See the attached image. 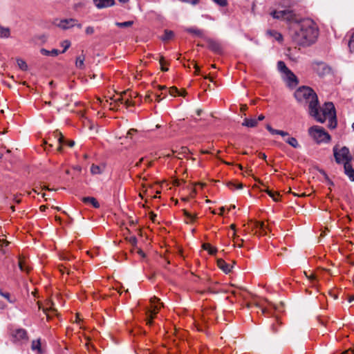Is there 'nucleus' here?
<instances>
[{"label": "nucleus", "instance_id": "1", "mask_svg": "<svg viewBox=\"0 0 354 354\" xmlns=\"http://www.w3.org/2000/svg\"><path fill=\"white\" fill-rule=\"evenodd\" d=\"M318 97L311 88V116L320 122L324 123L328 120V128L333 129L337 127L336 111L332 102H326L322 107H318Z\"/></svg>", "mask_w": 354, "mask_h": 354}, {"label": "nucleus", "instance_id": "2", "mask_svg": "<svg viewBox=\"0 0 354 354\" xmlns=\"http://www.w3.org/2000/svg\"><path fill=\"white\" fill-rule=\"evenodd\" d=\"M310 24L308 20H303L299 23L294 24V29L295 30V40L301 45L307 44L309 41Z\"/></svg>", "mask_w": 354, "mask_h": 354}, {"label": "nucleus", "instance_id": "3", "mask_svg": "<svg viewBox=\"0 0 354 354\" xmlns=\"http://www.w3.org/2000/svg\"><path fill=\"white\" fill-rule=\"evenodd\" d=\"M294 96L297 102L310 111V88L306 86L299 87Z\"/></svg>", "mask_w": 354, "mask_h": 354}, {"label": "nucleus", "instance_id": "4", "mask_svg": "<svg viewBox=\"0 0 354 354\" xmlns=\"http://www.w3.org/2000/svg\"><path fill=\"white\" fill-rule=\"evenodd\" d=\"M311 137L317 144L328 143L330 141V136L326 130L319 126L311 127Z\"/></svg>", "mask_w": 354, "mask_h": 354}, {"label": "nucleus", "instance_id": "5", "mask_svg": "<svg viewBox=\"0 0 354 354\" xmlns=\"http://www.w3.org/2000/svg\"><path fill=\"white\" fill-rule=\"evenodd\" d=\"M151 303V308H147L146 311L147 314V324L149 325L152 324V319L153 318V315L158 313L160 306H162V304L159 303V299L156 297H151L150 299Z\"/></svg>", "mask_w": 354, "mask_h": 354}, {"label": "nucleus", "instance_id": "6", "mask_svg": "<svg viewBox=\"0 0 354 354\" xmlns=\"http://www.w3.org/2000/svg\"><path fill=\"white\" fill-rule=\"evenodd\" d=\"M333 152L335 161L337 163H343L344 165V162H351L352 157L350 155L349 150L347 147H344L339 151H337L336 147H334Z\"/></svg>", "mask_w": 354, "mask_h": 354}, {"label": "nucleus", "instance_id": "7", "mask_svg": "<svg viewBox=\"0 0 354 354\" xmlns=\"http://www.w3.org/2000/svg\"><path fill=\"white\" fill-rule=\"evenodd\" d=\"M55 25L62 30H67L73 27H77L82 28V26L78 23L75 19H64L62 20L56 19L54 22Z\"/></svg>", "mask_w": 354, "mask_h": 354}, {"label": "nucleus", "instance_id": "8", "mask_svg": "<svg viewBox=\"0 0 354 354\" xmlns=\"http://www.w3.org/2000/svg\"><path fill=\"white\" fill-rule=\"evenodd\" d=\"M311 68L316 72L319 77H324L329 74L331 71V68L322 62L312 63Z\"/></svg>", "mask_w": 354, "mask_h": 354}, {"label": "nucleus", "instance_id": "9", "mask_svg": "<svg viewBox=\"0 0 354 354\" xmlns=\"http://www.w3.org/2000/svg\"><path fill=\"white\" fill-rule=\"evenodd\" d=\"M281 78L290 89L295 88L299 84L298 78L291 71L281 75Z\"/></svg>", "mask_w": 354, "mask_h": 354}, {"label": "nucleus", "instance_id": "10", "mask_svg": "<svg viewBox=\"0 0 354 354\" xmlns=\"http://www.w3.org/2000/svg\"><path fill=\"white\" fill-rule=\"evenodd\" d=\"M270 15L274 19L286 20V21H290L292 18V11H290L289 10H280V11L274 10L270 12Z\"/></svg>", "mask_w": 354, "mask_h": 354}, {"label": "nucleus", "instance_id": "11", "mask_svg": "<svg viewBox=\"0 0 354 354\" xmlns=\"http://www.w3.org/2000/svg\"><path fill=\"white\" fill-rule=\"evenodd\" d=\"M95 6L99 8H104L113 6L115 4L114 0H93Z\"/></svg>", "mask_w": 354, "mask_h": 354}, {"label": "nucleus", "instance_id": "12", "mask_svg": "<svg viewBox=\"0 0 354 354\" xmlns=\"http://www.w3.org/2000/svg\"><path fill=\"white\" fill-rule=\"evenodd\" d=\"M319 36V28L313 20L311 19V44L315 43Z\"/></svg>", "mask_w": 354, "mask_h": 354}, {"label": "nucleus", "instance_id": "13", "mask_svg": "<svg viewBox=\"0 0 354 354\" xmlns=\"http://www.w3.org/2000/svg\"><path fill=\"white\" fill-rule=\"evenodd\" d=\"M345 174L348 176L351 181H354V169L351 162H344V165Z\"/></svg>", "mask_w": 354, "mask_h": 354}, {"label": "nucleus", "instance_id": "14", "mask_svg": "<svg viewBox=\"0 0 354 354\" xmlns=\"http://www.w3.org/2000/svg\"><path fill=\"white\" fill-rule=\"evenodd\" d=\"M106 166L104 165H94L93 164L91 167V173L93 175L102 174L105 170Z\"/></svg>", "mask_w": 354, "mask_h": 354}, {"label": "nucleus", "instance_id": "15", "mask_svg": "<svg viewBox=\"0 0 354 354\" xmlns=\"http://www.w3.org/2000/svg\"><path fill=\"white\" fill-rule=\"evenodd\" d=\"M257 124H258L257 120L254 118H244V120L242 122V126L249 127V128L256 127L257 126Z\"/></svg>", "mask_w": 354, "mask_h": 354}, {"label": "nucleus", "instance_id": "16", "mask_svg": "<svg viewBox=\"0 0 354 354\" xmlns=\"http://www.w3.org/2000/svg\"><path fill=\"white\" fill-rule=\"evenodd\" d=\"M217 265L218 268L225 273H229L232 268L222 259H219L217 260Z\"/></svg>", "mask_w": 354, "mask_h": 354}, {"label": "nucleus", "instance_id": "17", "mask_svg": "<svg viewBox=\"0 0 354 354\" xmlns=\"http://www.w3.org/2000/svg\"><path fill=\"white\" fill-rule=\"evenodd\" d=\"M82 201L83 203H84L86 204L91 205L95 208H99L100 206L98 201L94 197H90V196L83 197Z\"/></svg>", "mask_w": 354, "mask_h": 354}, {"label": "nucleus", "instance_id": "18", "mask_svg": "<svg viewBox=\"0 0 354 354\" xmlns=\"http://www.w3.org/2000/svg\"><path fill=\"white\" fill-rule=\"evenodd\" d=\"M266 129L272 135H280L282 137H286L289 135V133L287 131L274 129L270 124L266 125Z\"/></svg>", "mask_w": 354, "mask_h": 354}, {"label": "nucleus", "instance_id": "19", "mask_svg": "<svg viewBox=\"0 0 354 354\" xmlns=\"http://www.w3.org/2000/svg\"><path fill=\"white\" fill-rule=\"evenodd\" d=\"M208 46L210 50L216 53L221 52V46L219 43L214 40H209L208 41Z\"/></svg>", "mask_w": 354, "mask_h": 354}, {"label": "nucleus", "instance_id": "20", "mask_svg": "<svg viewBox=\"0 0 354 354\" xmlns=\"http://www.w3.org/2000/svg\"><path fill=\"white\" fill-rule=\"evenodd\" d=\"M41 53L45 56H51L56 57L59 55V50L57 49H53L52 50H48L45 48H41L40 50Z\"/></svg>", "mask_w": 354, "mask_h": 354}, {"label": "nucleus", "instance_id": "21", "mask_svg": "<svg viewBox=\"0 0 354 354\" xmlns=\"http://www.w3.org/2000/svg\"><path fill=\"white\" fill-rule=\"evenodd\" d=\"M277 69L281 73V75L290 71V70L286 66V64L283 61H279L277 62Z\"/></svg>", "mask_w": 354, "mask_h": 354}, {"label": "nucleus", "instance_id": "22", "mask_svg": "<svg viewBox=\"0 0 354 354\" xmlns=\"http://www.w3.org/2000/svg\"><path fill=\"white\" fill-rule=\"evenodd\" d=\"M10 35L9 28L3 27L0 24V38H8Z\"/></svg>", "mask_w": 354, "mask_h": 354}, {"label": "nucleus", "instance_id": "23", "mask_svg": "<svg viewBox=\"0 0 354 354\" xmlns=\"http://www.w3.org/2000/svg\"><path fill=\"white\" fill-rule=\"evenodd\" d=\"M187 32L191 33L196 37H202L203 36V31L196 28H188L185 30Z\"/></svg>", "mask_w": 354, "mask_h": 354}, {"label": "nucleus", "instance_id": "24", "mask_svg": "<svg viewBox=\"0 0 354 354\" xmlns=\"http://www.w3.org/2000/svg\"><path fill=\"white\" fill-rule=\"evenodd\" d=\"M31 348L32 351H37V354L41 353L40 339L33 340L32 342Z\"/></svg>", "mask_w": 354, "mask_h": 354}, {"label": "nucleus", "instance_id": "25", "mask_svg": "<svg viewBox=\"0 0 354 354\" xmlns=\"http://www.w3.org/2000/svg\"><path fill=\"white\" fill-rule=\"evenodd\" d=\"M85 60V56L81 55L76 58L75 66L78 68L82 69L84 66V62Z\"/></svg>", "mask_w": 354, "mask_h": 354}, {"label": "nucleus", "instance_id": "26", "mask_svg": "<svg viewBox=\"0 0 354 354\" xmlns=\"http://www.w3.org/2000/svg\"><path fill=\"white\" fill-rule=\"evenodd\" d=\"M285 141L286 143H288L294 148H298L299 147V145L297 139L293 137H288L286 139H285Z\"/></svg>", "mask_w": 354, "mask_h": 354}, {"label": "nucleus", "instance_id": "27", "mask_svg": "<svg viewBox=\"0 0 354 354\" xmlns=\"http://www.w3.org/2000/svg\"><path fill=\"white\" fill-rule=\"evenodd\" d=\"M267 193L274 201H278L279 200V194L278 192L272 190H267Z\"/></svg>", "mask_w": 354, "mask_h": 354}, {"label": "nucleus", "instance_id": "28", "mask_svg": "<svg viewBox=\"0 0 354 354\" xmlns=\"http://www.w3.org/2000/svg\"><path fill=\"white\" fill-rule=\"evenodd\" d=\"M133 24V21H128L124 22H116L115 25L119 28H127L130 27Z\"/></svg>", "mask_w": 354, "mask_h": 354}, {"label": "nucleus", "instance_id": "29", "mask_svg": "<svg viewBox=\"0 0 354 354\" xmlns=\"http://www.w3.org/2000/svg\"><path fill=\"white\" fill-rule=\"evenodd\" d=\"M17 63L19 68L22 71H26L28 69V65L24 60L21 59H18L17 60Z\"/></svg>", "mask_w": 354, "mask_h": 354}, {"label": "nucleus", "instance_id": "30", "mask_svg": "<svg viewBox=\"0 0 354 354\" xmlns=\"http://www.w3.org/2000/svg\"><path fill=\"white\" fill-rule=\"evenodd\" d=\"M174 35V34L173 31L166 30L165 31L164 35L162 37V39L164 41L171 39L173 37Z\"/></svg>", "mask_w": 354, "mask_h": 354}, {"label": "nucleus", "instance_id": "31", "mask_svg": "<svg viewBox=\"0 0 354 354\" xmlns=\"http://www.w3.org/2000/svg\"><path fill=\"white\" fill-rule=\"evenodd\" d=\"M27 336L26 331L24 329H19L16 331V337L20 339H25Z\"/></svg>", "mask_w": 354, "mask_h": 354}, {"label": "nucleus", "instance_id": "32", "mask_svg": "<svg viewBox=\"0 0 354 354\" xmlns=\"http://www.w3.org/2000/svg\"><path fill=\"white\" fill-rule=\"evenodd\" d=\"M118 100L120 101L121 104H124L127 107L133 106V102L129 99L124 100L122 97H121L118 98Z\"/></svg>", "mask_w": 354, "mask_h": 354}, {"label": "nucleus", "instance_id": "33", "mask_svg": "<svg viewBox=\"0 0 354 354\" xmlns=\"http://www.w3.org/2000/svg\"><path fill=\"white\" fill-rule=\"evenodd\" d=\"M19 268L21 271H24V272H27L29 271V268L25 265L24 261H23L21 259H19Z\"/></svg>", "mask_w": 354, "mask_h": 354}, {"label": "nucleus", "instance_id": "34", "mask_svg": "<svg viewBox=\"0 0 354 354\" xmlns=\"http://www.w3.org/2000/svg\"><path fill=\"white\" fill-rule=\"evenodd\" d=\"M348 48L351 53H354V33L350 37L348 41Z\"/></svg>", "mask_w": 354, "mask_h": 354}, {"label": "nucleus", "instance_id": "35", "mask_svg": "<svg viewBox=\"0 0 354 354\" xmlns=\"http://www.w3.org/2000/svg\"><path fill=\"white\" fill-rule=\"evenodd\" d=\"M61 46L64 48L62 53H64L71 46V42L68 40H64L61 43Z\"/></svg>", "mask_w": 354, "mask_h": 354}, {"label": "nucleus", "instance_id": "36", "mask_svg": "<svg viewBox=\"0 0 354 354\" xmlns=\"http://www.w3.org/2000/svg\"><path fill=\"white\" fill-rule=\"evenodd\" d=\"M203 247H204V249H205V250H208V251H209V253L210 254H215V253H216V248H212L209 244H207V245H204V246H203Z\"/></svg>", "mask_w": 354, "mask_h": 354}, {"label": "nucleus", "instance_id": "37", "mask_svg": "<svg viewBox=\"0 0 354 354\" xmlns=\"http://www.w3.org/2000/svg\"><path fill=\"white\" fill-rule=\"evenodd\" d=\"M184 214L185 216L189 219L190 221H193L195 219V216L190 213H189L187 211L184 210Z\"/></svg>", "mask_w": 354, "mask_h": 354}, {"label": "nucleus", "instance_id": "38", "mask_svg": "<svg viewBox=\"0 0 354 354\" xmlns=\"http://www.w3.org/2000/svg\"><path fill=\"white\" fill-rule=\"evenodd\" d=\"M268 33H269L270 35H272V31H271V30L268 31ZM276 35L275 36L276 39H277L279 41L282 39V35L281 34H279V33H278L277 32H274L273 35Z\"/></svg>", "mask_w": 354, "mask_h": 354}, {"label": "nucleus", "instance_id": "39", "mask_svg": "<svg viewBox=\"0 0 354 354\" xmlns=\"http://www.w3.org/2000/svg\"><path fill=\"white\" fill-rule=\"evenodd\" d=\"M85 32L86 35H92L94 32V28L92 26H87L85 29Z\"/></svg>", "mask_w": 354, "mask_h": 354}, {"label": "nucleus", "instance_id": "40", "mask_svg": "<svg viewBox=\"0 0 354 354\" xmlns=\"http://www.w3.org/2000/svg\"><path fill=\"white\" fill-rule=\"evenodd\" d=\"M214 2L219 5L220 6H225L227 5L226 0H212Z\"/></svg>", "mask_w": 354, "mask_h": 354}, {"label": "nucleus", "instance_id": "41", "mask_svg": "<svg viewBox=\"0 0 354 354\" xmlns=\"http://www.w3.org/2000/svg\"><path fill=\"white\" fill-rule=\"evenodd\" d=\"M159 62H160V64L161 65V70L163 71H168V68H166V67H165L163 66L164 65V58H163V57H160Z\"/></svg>", "mask_w": 354, "mask_h": 354}, {"label": "nucleus", "instance_id": "42", "mask_svg": "<svg viewBox=\"0 0 354 354\" xmlns=\"http://www.w3.org/2000/svg\"><path fill=\"white\" fill-rule=\"evenodd\" d=\"M129 241L133 245H136L137 244V242H138L136 237L134 236L129 237Z\"/></svg>", "mask_w": 354, "mask_h": 354}, {"label": "nucleus", "instance_id": "43", "mask_svg": "<svg viewBox=\"0 0 354 354\" xmlns=\"http://www.w3.org/2000/svg\"><path fill=\"white\" fill-rule=\"evenodd\" d=\"M169 93L172 96H175L177 93H178V91L176 88L172 87L169 89Z\"/></svg>", "mask_w": 354, "mask_h": 354}, {"label": "nucleus", "instance_id": "44", "mask_svg": "<svg viewBox=\"0 0 354 354\" xmlns=\"http://www.w3.org/2000/svg\"><path fill=\"white\" fill-rule=\"evenodd\" d=\"M2 297L6 299L10 303L13 302V301L10 299V295L8 292H5Z\"/></svg>", "mask_w": 354, "mask_h": 354}, {"label": "nucleus", "instance_id": "45", "mask_svg": "<svg viewBox=\"0 0 354 354\" xmlns=\"http://www.w3.org/2000/svg\"><path fill=\"white\" fill-rule=\"evenodd\" d=\"M137 131L136 129H131L128 131L127 133V137H131L133 134H134Z\"/></svg>", "mask_w": 354, "mask_h": 354}, {"label": "nucleus", "instance_id": "46", "mask_svg": "<svg viewBox=\"0 0 354 354\" xmlns=\"http://www.w3.org/2000/svg\"><path fill=\"white\" fill-rule=\"evenodd\" d=\"M58 142L59 144H62L63 142H64V137L62 136V135L61 133H59L58 135Z\"/></svg>", "mask_w": 354, "mask_h": 354}, {"label": "nucleus", "instance_id": "47", "mask_svg": "<svg viewBox=\"0 0 354 354\" xmlns=\"http://www.w3.org/2000/svg\"><path fill=\"white\" fill-rule=\"evenodd\" d=\"M0 243H1V247H3V246H7L8 244H9V242L8 241H1L0 240Z\"/></svg>", "mask_w": 354, "mask_h": 354}, {"label": "nucleus", "instance_id": "48", "mask_svg": "<svg viewBox=\"0 0 354 354\" xmlns=\"http://www.w3.org/2000/svg\"><path fill=\"white\" fill-rule=\"evenodd\" d=\"M257 227H259V229L263 230L264 224L263 223H257Z\"/></svg>", "mask_w": 354, "mask_h": 354}, {"label": "nucleus", "instance_id": "49", "mask_svg": "<svg viewBox=\"0 0 354 354\" xmlns=\"http://www.w3.org/2000/svg\"><path fill=\"white\" fill-rule=\"evenodd\" d=\"M259 158L263 159V160H266V155L263 153H260L259 155Z\"/></svg>", "mask_w": 354, "mask_h": 354}, {"label": "nucleus", "instance_id": "50", "mask_svg": "<svg viewBox=\"0 0 354 354\" xmlns=\"http://www.w3.org/2000/svg\"><path fill=\"white\" fill-rule=\"evenodd\" d=\"M264 118H265V116L263 114L259 115L258 118L257 119V122L259 121H261V120H264Z\"/></svg>", "mask_w": 354, "mask_h": 354}, {"label": "nucleus", "instance_id": "51", "mask_svg": "<svg viewBox=\"0 0 354 354\" xmlns=\"http://www.w3.org/2000/svg\"><path fill=\"white\" fill-rule=\"evenodd\" d=\"M138 254H139L140 256H141L142 257H145V253H144V252H143L142 250L138 249Z\"/></svg>", "mask_w": 354, "mask_h": 354}, {"label": "nucleus", "instance_id": "52", "mask_svg": "<svg viewBox=\"0 0 354 354\" xmlns=\"http://www.w3.org/2000/svg\"><path fill=\"white\" fill-rule=\"evenodd\" d=\"M155 97H156V100L157 102H160L162 100V98L160 97V95H155Z\"/></svg>", "mask_w": 354, "mask_h": 354}, {"label": "nucleus", "instance_id": "53", "mask_svg": "<svg viewBox=\"0 0 354 354\" xmlns=\"http://www.w3.org/2000/svg\"><path fill=\"white\" fill-rule=\"evenodd\" d=\"M46 208H47V207H46V206H45V205H41V206H40V207H39V209H40V210H41V212H45V211H46Z\"/></svg>", "mask_w": 354, "mask_h": 354}, {"label": "nucleus", "instance_id": "54", "mask_svg": "<svg viewBox=\"0 0 354 354\" xmlns=\"http://www.w3.org/2000/svg\"><path fill=\"white\" fill-rule=\"evenodd\" d=\"M234 187L236 189H241L243 187V185L241 183H239V184H238L236 185H234Z\"/></svg>", "mask_w": 354, "mask_h": 354}, {"label": "nucleus", "instance_id": "55", "mask_svg": "<svg viewBox=\"0 0 354 354\" xmlns=\"http://www.w3.org/2000/svg\"><path fill=\"white\" fill-rule=\"evenodd\" d=\"M74 145H75V142H74V141H73V140H72V141H70V142H68V146H69V147H73V146H74Z\"/></svg>", "mask_w": 354, "mask_h": 354}, {"label": "nucleus", "instance_id": "56", "mask_svg": "<svg viewBox=\"0 0 354 354\" xmlns=\"http://www.w3.org/2000/svg\"><path fill=\"white\" fill-rule=\"evenodd\" d=\"M224 209H225V208L223 207H221L220 208V213H219V214L222 215L223 212H224Z\"/></svg>", "mask_w": 354, "mask_h": 354}, {"label": "nucleus", "instance_id": "57", "mask_svg": "<svg viewBox=\"0 0 354 354\" xmlns=\"http://www.w3.org/2000/svg\"><path fill=\"white\" fill-rule=\"evenodd\" d=\"M14 201L17 203H20V199L17 198L16 196H15L14 198Z\"/></svg>", "mask_w": 354, "mask_h": 354}, {"label": "nucleus", "instance_id": "58", "mask_svg": "<svg viewBox=\"0 0 354 354\" xmlns=\"http://www.w3.org/2000/svg\"><path fill=\"white\" fill-rule=\"evenodd\" d=\"M201 112H202V110H201V109H197V110H196V114H197L198 115H201Z\"/></svg>", "mask_w": 354, "mask_h": 354}, {"label": "nucleus", "instance_id": "59", "mask_svg": "<svg viewBox=\"0 0 354 354\" xmlns=\"http://www.w3.org/2000/svg\"><path fill=\"white\" fill-rule=\"evenodd\" d=\"M310 277H311V283H313V281L314 279V275L313 273H311V275H310ZM313 286V284H311V287Z\"/></svg>", "mask_w": 354, "mask_h": 354}, {"label": "nucleus", "instance_id": "60", "mask_svg": "<svg viewBox=\"0 0 354 354\" xmlns=\"http://www.w3.org/2000/svg\"><path fill=\"white\" fill-rule=\"evenodd\" d=\"M194 68H196V73H198L199 68L196 64H194Z\"/></svg>", "mask_w": 354, "mask_h": 354}, {"label": "nucleus", "instance_id": "61", "mask_svg": "<svg viewBox=\"0 0 354 354\" xmlns=\"http://www.w3.org/2000/svg\"><path fill=\"white\" fill-rule=\"evenodd\" d=\"M261 311H262V313H263V314H264V313H266V308H261Z\"/></svg>", "mask_w": 354, "mask_h": 354}, {"label": "nucleus", "instance_id": "62", "mask_svg": "<svg viewBox=\"0 0 354 354\" xmlns=\"http://www.w3.org/2000/svg\"><path fill=\"white\" fill-rule=\"evenodd\" d=\"M326 178L327 179L328 182V184L329 185H333V182H331L328 178V177L326 176Z\"/></svg>", "mask_w": 354, "mask_h": 354}, {"label": "nucleus", "instance_id": "63", "mask_svg": "<svg viewBox=\"0 0 354 354\" xmlns=\"http://www.w3.org/2000/svg\"><path fill=\"white\" fill-rule=\"evenodd\" d=\"M118 1H119L120 2H121V3H124L128 2L129 0H118Z\"/></svg>", "mask_w": 354, "mask_h": 354}, {"label": "nucleus", "instance_id": "64", "mask_svg": "<svg viewBox=\"0 0 354 354\" xmlns=\"http://www.w3.org/2000/svg\"><path fill=\"white\" fill-rule=\"evenodd\" d=\"M235 208V205H231L229 208V210L233 209Z\"/></svg>", "mask_w": 354, "mask_h": 354}]
</instances>
